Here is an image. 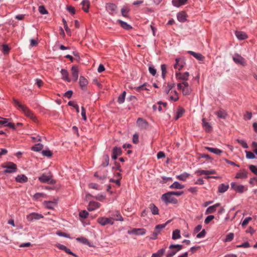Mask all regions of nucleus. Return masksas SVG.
<instances>
[{
  "label": "nucleus",
  "instance_id": "f257e3e1",
  "mask_svg": "<svg viewBox=\"0 0 257 257\" xmlns=\"http://www.w3.org/2000/svg\"><path fill=\"white\" fill-rule=\"evenodd\" d=\"M14 102L18 108L20 110L22 111L27 117L31 119L35 122H37L38 120L36 117L27 106L22 104L18 100L16 99H14Z\"/></svg>",
  "mask_w": 257,
  "mask_h": 257
},
{
  "label": "nucleus",
  "instance_id": "4be33fe9",
  "mask_svg": "<svg viewBox=\"0 0 257 257\" xmlns=\"http://www.w3.org/2000/svg\"><path fill=\"white\" fill-rule=\"evenodd\" d=\"M71 71L73 80L74 81H76L78 78V70L77 67L76 66H72L71 68Z\"/></svg>",
  "mask_w": 257,
  "mask_h": 257
},
{
  "label": "nucleus",
  "instance_id": "3c124183",
  "mask_svg": "<svg viewBox=\"0 0 257 257\" xmlns=\"http://www.w3.org/2000/svg\"><path fill=\"white\" fill-rule=\"evenodd\" d=\"M160 231L157 229H155L154 231L152 234L150 236V238L152 239H156L158 235L160 233Z\"/></svg>",
  "mask_w": 257,
  "mask_h": 257
},
{
  "label": "nucleus",
  "instance_id": "338daca9",
  "mask_svg": "<svg viewBox=\"0 0 257 257\" xmlns=\"http://www.w3.org/2000/svg\"><path fill=\"white\" fill-rule=\"evenodd\" d=\"M128 12V10L126 8H122L121 10V14L124 17H127Z\"/></svg>",
  "mask_w": 257,
  "mask_h": 257
},
{
  "label": "nucleus",
  "instance_id": "412c9836",
  "mask_svg": "<svg viewBox=\"0 0 257 257\" xmlns=\"http://www.w3.org/2000/svg\"><path fill=\"white\" fill-rule=\"evenodd\" d=\"M127 233L128 234H137V235H144L145 234L146 231L143 228H138V229L135 228V229H133V230L132 231H128Z\"/></svg>",
  "mask_w": 257,
  "mask_h": 257
},
{
  "label": "nucleus",
  "instance_id": "20e7f679",
  "mask_svg": "<svg viewBox=\"0 0 257 257\" xmlns=\"http://www.w3.org/2000/svg\"><path fill=\"white\" fill-rule=\"evenodd\" d=\"M231 188L236 192L242 193L247 190V187L242 185H236L235 182L230 184Z\"/></svg>",
  "mask_w": 257,
  "mask_h": 257
},
{
  "label": "nucleus",
  "instance_id": "bf43d9fd",
  "mask_svg": "<svg viewBox=\"0 0 257 257\" xmlns=\"http://www.w3.org/2000/svg\"><path fill=\"white\" fill-rule=\"evenodd\" d=\"M251 219L252 218L250 217H246L241 222L242 226H246L248 223L249 221L251 220Z\"/></svg>",
  "mask_w": 257,
  "mask_h": 257
},
{
  "label": "nucleus",
  "instance_id": "0e129e2a",
  "mask_svg": "<svg viewBox=\"0 0 257 257\" xmlns=\"http://www.w3.org/2000/svg\"><path fill=\"white\" fill-rule=\"evenodd\" d=\"M206 231L205 229H203L200 232L198 233L196 235V237L198 238H203L205 236Z\"/></svg>",
  "mask_w": 257,
  "mask_h": 257
},
{
  "label": "nucleus",
  "instance_id": "c03bdc74",
  "mask_svg": "<svg viewBox=\"0 0 257 257\" xmlns=\"http://www.w3.org/2000/svg\"><path fill=\"white\" fill-rule=\"evenodd\" d=\"M126 92L125 91H123V92L119 95L118 97L117 101L119 103L121 104L124 102L125 100Z\"/></svg>",
  "mask_w": 257,
  "mask_h": 257
},
{
  "label": "nucleus",
  "instance_id": "bb28decb",
  "mask_svg": "<svg viewBox=\"0 0 257 257\" xmlns=\"http://www.w3.org/2000/svg\"><path fill=\"white\" fill-rule=\"evenodd\" d=\"M184 187V185L180 184L179 182L177 181H175L169 186L170 188L175 189H182Z\"/></svg>",
  "mask_w": 257,
  "mask_h": 257
},
{
  "label": "nucleus",
  "instance_id": "e433bc0d",
  "mask_svg": "<svg viewBox=\"0 0 257 257\" xmlns=\"http://www.w3.org/2000/svg\"><path fill=\"white\" fill-rule=\"evenodd\" d=\"M190 176V174L187 173H183L180 175H177L176 178L181 181H185L187 178Z\"/></svg>",
  "mask_w": 257,
  "mask_h": 257
},
{
  "label": "nucleus",
  "instance_id": "de8ad7c7",
  "mask_svg": "<svg viewBox=\"0 0 257 257\" xmlns=\"http://www.w3.org/2000/svg\"><path fill=\"white\" fill-rule=\"evenodd\" d=\"M41 153L43 156L47 157H51L52 156V152L49 149L43 150Z\"/></svg>",
  "mask_w": 257,
  "mask_h": 257
},
{
  "label": "nucleus",
  "instance_id": "f8f14e48",
  "mask_svg": "<svg viewBox=\"0 0 257 257\" xmlns=\"http://www.w3.org/2000/svg\"><path fill=\"white\" fill-rule=\"evenodd\" d=\"M176 77L177 80L181 81H187L189 76V73L188 72H186L184 73H181L180 72H176Z\"/></svg>",
  "mask_w": 257,
  "mask_h": 257
},
{
  "label": "nucleus",
  "instance_id": "f3484780",
  "mask_svg": "<svg viewBox=\"0 0 257 257\" xmlns=\"http://www.w3.org/2000/svg\"><path fill=\"white\" fill-rule=\"evenodd\" d=\"M56 246L61 250L65 251L68 254H71L74 256H77L76 254L71 251V250L67 248L65 245L61 244H57Z\"/></svg>",
  "mask_w": 257,
  "mask_h": 257
},
{
  "label": "nucleus",
  "instance_id": "aec40b11",
  "mask_svg": "<svg viewBox=\"0 0 257 257\" xmlns=\"http://www.w3.org/2000/svg\"><path fill=\"white\" fill-rule=\"evenodd\" d=\"M111 215L112 216L111 217H113V221L114 220H116V221H123V218L120 215L119 211H118L117 210H115V211H113L111 213Z\"/></svg>",
  "mask_w": 257,
  "mask_h": 257
},
{
  "label": "nucleus",
  "instance_id": "9b49d317",
  "mask_svg": "<svg viewBox=\"0 0 257 257\" xmlns=\"http://www.w3.org/2000/svg\"><path fill=\"white\" fill-rule=\"evenodd\" d=\"M137 123L141 129H147L149 126L148 122L144 119L139 117L137 120Z\"/></svg>",
  "mask_w": 257,
  "mask_h": 257
},
{
  "label": "nucleus",
  "instance_id": "603ef678",
  "mask_svg": "<svg viewBox=\"0 0 257 257\" xmlns=\"http://www.w3.org/2000/svg\"><path fill=\"white\" fill-rule=\"evenodd\" d=\"M236 141L239 144H240L243 148H244V149L248 148V146L247 143L244 140H240V139H237Z\"/></svg>",
  "mask_w": 257,
  "mask_h": 257
},
{
  "label": "nucleus",
  "instance_id": "4c0bfd02",
  "mask_svg": "<svg viewBox=\"0 0 257 257\" xmlns=\"http://www.w3.org/2000/svg\"><path fill=\"white\" fill-rule=\"evenodd\" d=\"M215 114L219 117L221 118H225L227 116L226 112L223 110H220L215 112Z\"/></svg>",
  "mask_w": 257,
  "mask_h": 257
},
{
  "label": "nucleus",
  "instance_id": "a19ab883",
  "mask_svg": "<svg viewBox=\"0 0 257 257\" xmlns=\"http://www.w3.org/2000/svg\"><path fill=\"white\" fill-rule=\"evenodd\" d=\"M181 237L180 231L177 229L173 231L172 239L174 240L179 239Z\"/></svg>",
  "mask_w": 257,
  "mask_h": 257
},
{
  "label": "nucleus",
  "instance_id": "8fccbe9b",
  "mask_svg": "<svg viewBox=\"0 0 257 257\" xmlns=\"http://www.w3.org/2000/svg\"><path fill=\"white\" fill-rule=\"evenodd\" d=\"M39 12L42 15L47 14L48 13V11L45 9L44 6H40L38 8Z\"/></svg>",
  "mask_w": 257,
  "mask_h": 257
},
{
  "label": "nucleus",
  "instance_id": "f704fd0d",
  "mask_svg": "<svg viewBox=\"0 0 257 257\" xmlns=\"http://www.w3.org/2000/svg\"><path fill=\"white\" fill-rule=\"evenodd\" d=\"M89 2L88 0H83L81 2V5L82 6V9L85 12H88L89 8Z\"/></svg>",
  "mask_w": 257,
  "mask_h": 257
},
{
  "label": "nucleus",
  "instance_id": "052dcab7",
  "mask_svg": "<svg viewBox=\"0 0 257 257\" xmlns=\"http://www.w3.org/2000/svg\"><path fill=\"white\" fill-rule=\"evenodd\" d=\"M215 211V208H214V206H213V205L212 206H210L209 207H208L206 210V213H212L213 212H214Z\"/></svg>",
  "mask_w": 257,
  "mask_h": 257
},
{
  "label": "nucleus",
  "instance_id": "b1692460",
  "mask_svg": "<svg viewBox=\"0 0 257 257\" xmlns=\"http://www.w3.org/2000/svg\"><path fill=\"white\" fill-rule=\"evenodd\" d=\"M28 180L27 177L24 174L18 175L16 177V181L21 183H25L28 181Z\"/></svg>",
  "mask_w": 257,
  "mask_h": 257
},
{
  "label": "nucleus",
  "instance_id": "69168bd1",
  "mask_svg": "<svg viewBox=\"0 0 257 257\" xmlns=\"http://www.w3.org/2000/svg\"><path fill=\"white\" fill-rule=\"evenodd\" d=\"M169 192L172 195H173V196L175 195V196H181L184 193V192L182 191H170Z\"/></svg>",
  "mask_w": 257,
  "mask_h": 257
},
{
  "label": "nucleus",
  "instance_id": "c85d7f7f",
  "mask_svg": "<svg viewBox=\"0 0 257 257\" xmlns=\"http://www.w3.org/2000/svg\"><path fill=\"white\" fill-rule=\"evenodd\" d=\"M228 188V184H221L218 187V192L221 193H223L225 192Z\"/></svg>",
  "mask_w": 257,
  "mask_h": 257
},
{
  "label": "nucleus",
  "instance_id": "864d4df0",
  "mask_svg": "<svg viewBox=\"0 0 257 257\" xmlns=\"http://www.w3.org/2000/svg\"><path fill=\"white\" fill-rule=\"evenodd\" d=\"M233 237H234V234L233 233H229L227 235V236L225 239V241L229 242L233 239Z\"/></svg>",
  "mask_w": 257,
  "mask_h": 257
},
{
  "label": "nucleus",
  "instance_id": "79ce46f5",
  "mask_svg": "<svg viewBox=\"0 0 257 257\" xmlns=\"http://www.w3.org/2000/svg\"><path fill=\"white\" fill-rule=\"evenodd\" d=\"M109 158L108 155H104L103 157V162L101 165L103 167L107 166L109 164Z\"/></svg>",
  "mask_w": 257,
  "mask_h": 257
},
{
  "label": "nucleus",
  "instance_id": "09e8293b",
  "mask_svg": "<svg viewBox=\"0 0 257 257\" xmlns=\"http://www.w3.org/2000/svg\"><path fill=\"white\" fill-rule=\"evenodd\" d=\"M245 153L246 154V158L248 159H253L255 158V155L251 152L245 151Z\"/></svg>",
  "mask_w": 257,
  "mask_h": 257
},
{
  "label": "nucleus",
  "instance_id": "4d7b16f0",
  "mask_svg": "<svg viewBox=\"0 0 257 257\" xmlns=\"http://www.w3.org/2000/svg\"><path fill=\"white\" fill-rule=\"evenodd\" d=\"M214 218V216L212 215L207 216L205 219L204 222L205 224H208Z\"/></svg>",
  "mask_w": 257,
  "mask_h": 257
},
{
  "label": "nucleus",
  "instance_id": "a18cd8bd",
  "mask_svg": "<svg viewBox=\"0 0 257 257\" xmlns=\"http://www.w3.org/2000/svg\"><path fill=\"white\" fill-rule=\"evenodd\" d=\"M183 248V245L182 244H171L169 246V248L170 249H172L176 248V251H179L181 250Z\"/></svg>",
  "mask_w": 257,
  "mask_h": 257
},
{
  "label": "nucleus",
  "instance_id": "6ab92c4d",
  "mask_svg": "<svg viewBox=\"0 0 257 257\" xmlns=\"http://www.w3.org/2000/svg\"><path fill=\"white\" fill-rule=\"evenodd\" d=\"M60 72L61 74V78L62 79L67 81L68 82H71V79H70V78L69 77V73L66 69H62Z\"/></svg>",
  "mask_w": 257,
  "mask_h": 257
},
{
  "label": "nucleus",
  "instance_id": "2eb2a0df",
  "mask_svg": "<svg viewBox=\"0 0 257 257\" xmlns=\"http://www.w3.org/2000/svg\"><path fill=\"white\" fill-rule=\"evenodd\" d=\"M100 206V204L95 201H90L88 205L87 209L89 211H93Z\"/></svg>",
  "mask_w": 257,
  "mask_h": 257
},
{
  "label": "nucleus",
  "instance_id": "423d86ee",
  "mask_svg": "<svg viewBox=\"0 0 257 257\" xmlns=\"http://www.w3.org/2000/svg\"><path fill=\"white\" fill-rule=\"evenodd\" d=\"M39 180L42 183H48L50 184H54L55 181L52 179L51 175L47 176L45 174L42 175L38 178Z\"/></svg>",
  "mask_w": 257,
  "mask_h": 257
},
{
  "label": "nucleus",
  "instance_id": "ea45409f",
  "mask_svg": "<svg viewBox=\"0 0 257 257\" xmlns=\"http://www.w3.org/2000/svg\"><path fill=\"white\" fill-rule=\"evenodd\" d=\"M43 148V145L40 143L37 144L31 148V150L35 152H39Z\"/></svg>",
  "mask_w": 257,
  "mask_h": 257
},
{
  "label": "nucleus",
  "instance_id": "c756f323",
  "mask_svg": "<svg viewBox=\"0 0 257 257\" xmlns=\"http://www.w3.org/2000/svg\"><path fill=\"white\" fill-rule=\"evenodd\" d=\"M149 209H150L152 214L158 215L159 214L158 208L153 203L149 205Z\"/></svg>",
  "mask_w": 257,
  "mask_h": 257
},
{
  "label": "nucleus",
  "instance_id": "7ed1b4c3",
  "mask_svg": "<svg viewBox=\"0 0 257 257\" xmlns=\"http://www.w3.org/2000/svg\"><path fill=\"white\" fill-rule=\"evenodd\" d=\"M3 168H6L4 171L5 173H13L17 171V165L13 162H9L6 165L3 166Z\"/></svg>",
  "mask_w": 257,
  "mask_h": 257
},
{
  "label": "nucleus",
  "instance_id": "473e14b6",
  "mask_svg": "<svg viewBox=\"0 0 257 257\" xmlns=\"http://www.w3.org/2000/svg\"><path fill=\"white\" fill-rule=\"evenodd\" d=\"M235 36L239 40H244L247 38V35L246 34L241 31H236Z\"/></svg>",
  "mask_w": 257,
  "mask_h": 257
},
{
  "label": "nucleus",
  "instance_id": "ddd939ff",
  "mask_svg": "<svg viewBox=\"0 0 257 257\" xmlns=\"http://www.w3.org/2000/svg\"><path fill=\"white\" fill-rule=\"evenodd\" d=\"M177 87L182 91L183 94L184 95H189L192 91L190 87H183L181 83H178Z\"/></svg>",
  "mask_w": 257,
  "mask_h": 257
},
{
  "label": "nucleus",
  "instance_id": "6e6552de",
  "mask_svg": "<svg viewBox=\"0 0 257 257\" xmlns=\"http://www.w3.org/2000/svg\"><path fill=\"white\" fill-rule=\"evenodd\" d=\"M43 217L44 216L41 214L33 212L27 216V219L28 221L31 222L35 220H39Z\"/></svg>",
  "mask_w": 257,
  "mask_h": 257
},
{
  "label": "nucleus",
  "instance_id": "393cba45",
  "mask_svg": "<svg viewBox=\"0 0 257 257\" xmlns=\"http://www.w3.org/2000/svg\"><path fill=\"white\" fill-rule=\"evenodd\" d=\"M76 240L83 244H86L89 246H92L93 245L91 244V243L89 241V240L85 237H80L76 238Z\"/></svg>",
  "mask_w": 257,
  "mask_h": 257
},
{
  "label": "nucleus",
  "instance_id": "e2e57ef3",
  "mask_svg": "<svg viewBox=\"0 0 257 257\" xmlns=\"http://www.w3.org/2000/svg\"><path fill=\"white\" fill-rule=\"evenodd\" d=\"M10 50V48L8 45L4 44L3 45V52L4 54H8Z\"/></svg>",
  "mask_w": 257,
  "mask_h": 257
},
{
  "label": "nucleus",
  "instance_id": "1a4fd4ad",
  "mask_svg": "<svg viewBox=\"0 0 257 257\" xmlns=\"http://www.w3.org/2000/svg\"><path fill=\"white\" fill-rule=\"evenodd\" d=\"M105 9L106 11L111 15L115 14L117 11V6L112 3H107Z\"/></svg>",
  "mask_w": 257,
  "mask_h": 257
},
{
  "label": "nucleus",
  "instance_id": "0eeeda50",
  "mask_svg": "<svg viewBox=\"0 0 257 257\" xmlns=\"http://www.w3.org/2000/svg\"><path fill=\"white\" fill-rule=\"evenodd\" d=\"M97 222L102 226L114 223L113 217H99L97 219Z\"/></svg>",
  "mask_w": 257,
  "mask_h": 257
},
{
  "label": "nucleus",
  "instance_id": "7c9ffc66",
  "mask_svg": "<svg viewBox=\"0 0 257 257\" xmlns=\"http://www.w3.org/2000/svg\"><path fill=\"white\" fill-rule=\"evenodd\" d=\"M117 22L120 24V26L124 29L130 30L132 29V27L125 22H124L120 20H118Z\"/></svg>",
  "mask_w": 257,
  "mask_h": 257
},
{
  "label": "nucleus",
  "instance_id": "6e6d98bb",
  "mask_svg": "<svg viewBox=\"0 0 257 257\" xmlns=\"http://www.w3.org/2000/svg\"><path fill=\"white\" fill-rule=\"evenodd\" d=\"M170 220H168L165 223H164V224H158L157 225L155 228L156 229H157L158 230H159V231H160L161 229H162L163 228H165V226H166V225L169 223L170 222Z\"/></svg>",
  "mask_w": 257,
  "mask_h": 257
},
{
  "label": "nucleus",
  "instance_id": "13d9d810",
  "mask_svg": "<svg viewBox=\"0 0 257 257\" xmlns=\"http://www.w3.org/2000/svg\"><path fill=\"white\" fill-rule=\"evenodd\" d=\"M149 71L150 74H151L153 76H155L156 74V70L153 66H149Z\"/></svg>",
  "mask_w": 257,
  "mask_h": 257
},
{
  "label": "nucleus",
  "instance_id": "2f4dec72",
  "mask_svg": "<svg viewBox=\"0 0 257 257\" xmlns=\"http://www.w3.org/2000/svg\"><path fill=\"white\" fill-rule=\"evenodd\" d=\"M177 20L181 23H184L186 21V14L184 12H180L177 15Z\"/></svg>",
  "mask_w": 257,
  "mask_h": 257
},
{
  "label": "nucleus",
  "instance_id": "c9c22d12",
  "mask_svg": "<svg viewBox=\"0 0 257 257\" xmlns=\"http://www.w3.org/2000/svg\"><path fill=\"white\" fill-rule=\"evenodd\" d=\"M202 123L203 127L206 132H209L211 131L212 127L210 124L209 122H206V119L204 118L202 119Z\"/></svg>",
  "mask_w": 257,
  "mask_h": 257
},
{
  "label": "nucleus",
  "instance_id": "680f3d73",
  "mask_svg": "<svg viewBox=\"0 0 257 257\" xmlns=\"http://www.w3.org/2000/svg\"><path fill=\"white\" fill-rule=\"evenodd\" d=\"M249 168L252 172L257 175V167L256 166L251 165L249 166Z\"/></svg>",
  "mask_w": 257,
  "mask_h": 257
},
{
  "label": "nucleus",
  "instance_id": "9d476101",
  "mask_svg": "<svg viewBox=\"0 0 257 257\" xmlns=\"http://www.w3.org/2000/svg\"><path fill=\"white\" fill-rule=\"evenodd\" d=\"M176 63L174 65V68L179 70H181L185 65L184 59L179 58H177L175 59Z\"/></svg>",
  "mask_w": 257,
  "mask_h": 257
},
{
  "label": "nucleus",
  "instance_id": "5701e85b",
  "mask_svg": "<svg viewBox=\"0 0 257 257\" xmlns=\"http://www.w3.org/2000/svg\"><path fill=\"white\" fill-rule=\"evenodd\" d=\"M188 53L199 61H203L204 59V57L200 53H196L192 51H188Z\"/></svg>",
  "mask_w": 257,
  "mask_h": 257
},
{
  "label": "nucleus",
  "instance_id": "4468645a",
  "mask_svg": "<svg viewBox=\"0 0 257 257\" xmlns=\"http://www.w3.org/2000/svg\"><path fill=\"white\" fill-rule=\"evenodd\" d=\"M248 171L245 169H242L237 172L235 176L236 179H245L247 177Z\"/></svg>",
  "mask_w": 257,
  "mask_h": 257
},
{
  "label": "nucleus",
  "instance_id": "58836bf2",
  "mask_svg": "<svg viewBox=\"0 0 257 257\" xmlns=\"http://www.w3.org/2000/svg\"><path fill=\"white\" fill-rule=\"evenodd\" d=\"M165 252V248L160 249L157 251V252L153 253L151 257H161Z\"/></svg>",
  "mask_w": 257,
  "mask_h": 257
},
{
  "label": "nucleus",
  "instance_id": "37998d69",
  "mask_svg": "<svg viewBox=\"0 0 257 257\" xmlns=\"http://www.w3.org/2000/svg\"><path fill=\"white\" fill-rule=\"evenodd\" d=\"M184 112H185L184 109H183L182 107H179L178 109V110L176 112V116L175 117V119L177 120L179 118L181 117L182 116V115L183 114V113H184Z\"/></svg>",
  "mask_w": 257,
  "mask_h": 257
},
{
  "label": "nucleus",
  "instance_id": "dca6fc26",
  "mask_svg": "<svg viewBox=\"0 0 257 257\" xmlns=\"http://www.w3.org/2000/svg\"><path fill=\"white\" fill-rule=\"evenodd\" d=\"M195 173L198 175H211L214 174L216 173V171L214 170H198L196 171Z\"/></svg>",
  "mask_w": 257,
  "mask_h": 257
},
{
  "label": "nucleus",
  "instance_id": "f03ea898",
  "mask_svg": "<svg viewBox=\"0 0 257 257\" xmlns=\"http://www.w3.org/2000/svg\"><path fill=\"white\" fill-rule=\"evenodd\" d=\"M162 200L166 204L172 203L176 204L178 203V200L173 197L169 192L163 194L161 197Z\"/></svg>",
  "mask_w": 257,
  "mask_h": 257
},
{
  "label": "nucleus",
  "instance_id": "774afa93",
  "mask_svg": "<svg viewBox=\"0 0 257 257\" xmlns=\"http://www.w3.org/2000/svg\"><path fill=\"white\" fill-rule=\"evenodd\" d=\"M66 10L72 14H74L75 13V9L74 7L69 6L66 7Z\"/></svg>",
  "mask_w": 257,
  "mask_h": 257
},
{
  "label": "nucleus",
  "instance_id": "5fc2aeb1",
  "mask_svg": "<svg viewBox=\"0 0 257 257\" xmlns=\"http://www.w3.org/2000/svg\"><path fill=\"white\" fill-rule=\"evenodd\" d=\"M88 215V213L86 210H82L79 212V216L82 218H86Z\"/></svg>",
  "mask_w": 257,
  "mask_h": 257
},
{
  "label": "nucleus",
  "instance_id": "72a5a7b5",
  "mask_svg": "<svg viewBox=\"0 0 257 257\" xmlns=\"http://www.w3.org/2000/svg\"><path fill=\"white\" fill-rule=\"evenodd\" d=\"M205 148L208 151L216 155H219L222 152V150L218 149L217 148H211L209 147H206Z\"/></svg>",
  "mask_w": 257,
  "mask_h": 257
},
{
  "label": "nucleus",
  "instance_id": "49530a36",
  "mask_svg": "<svg viewBox=\"0 0 257 257\" xmlns=\"http://www.w3.org/2000/svg\"><path fill=\"white\" fill-rule=\"evenodd\" d=\"M121 153H122V151H121V149L120 148L114 147L113 148L112 154H114L118 156H120L121 154Z\"/></svg>",
  "mask_w": 257,
  "mask_h": 257
},
{
  "label": "nucleus",
  "instance_id": "a878e982",
  "mask_svg": "<svg viewBox=\"0 0 257 257\" xmlns=\"http://www.w3.org/2000/svg\"><path fill=\"white\" fill-rule=\"evenodd\" d=\"M188 0H172V4L176 7H179L185 5Z\"/></svg>",
  "mask_w": 257,
  "mask_h": 257
},
{
  "label": "nucleus",
  "instance_id": "a211bd4d",
  "mask_svg": "<svg viewBox=\"0 0 257 257\" xmlns=\"http://www.w3.org/2000/svg\"><path fill=\"white\" fill-rule=\"evenodd\" d=\"M87 80L82 76H81L79 78V85L81 89L85 90L88 84Z\"/></svg>",
  "mask_w": 257,
  "mask_h": 257
},
{
  "label": "nucleus",
  "instance_id": "cd10ccee",
  "mask_svg": "<svg viewBox=\"0 0 257 257\" xmlns=\"http://www.w3.org/2000/svg\"><path fill=\"white\" fill-rule=\"evenodd\" d=\"M56 201H45L44 204L46 207L49 209H53L56 205Z\"/></svg>",
  "mask_w": 257,
  "mask_h": 257
},
{
  "label": "nucleus",
  "instance_id": "39448f33",
  "mask_svg": "<svg viewBox=\"0 0 257 257\" xmlns=\"http://www.w3.org/2000/svg\"><path fill=\"white\" fill-rule=\"evenodd\" d=\"M232 59L234 63L237 64L245 65L246 64L245 59L238 53H235L232 56Z\"/></svg>",
  "mask_w": 257,
  "mask_h": 257
}]
</instances>
